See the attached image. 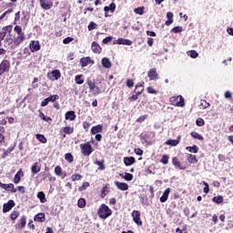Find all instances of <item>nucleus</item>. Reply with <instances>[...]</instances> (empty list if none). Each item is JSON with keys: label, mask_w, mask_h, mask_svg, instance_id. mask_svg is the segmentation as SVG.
Returning a JSON list of instances; mask_svg holds the SVG:
<instances>
[{"label": "nucleus", "mask_w": 233, "mask_h": 233, "mask_svg": "<svg viewBox=\"0 0 233 233\" xmlns=\"http://www.w3.org/2000/svg\"><path fill=\"white\" fill-rule=\"evenodd\" d=\"M145 92V82L137 83L135 86L134 94L128 97V101H137L139 99V96Z\"/></svg>", "instance_id": "nucleus-1"}, {"label": "nucleus", "mask_w": 233, "mask_h": 233, "mask_svg": "<svg viewBox=\"0 0 233 233\" xmlns=\"http://www.w3.org/2000/svg\"><path fill=\"white\" fill-rule=\"evenodd\" d=\"M97 216L100 219H107L112 216V209L106 204H102L97 210Z\"/></svg>", "instance_id": "nucleus-2"}, {"label": "nucleus", "mask_w": 233, "mask_h": 233, "mask_svg": "<svg viewBox=\"0 0 233 233\" xmlns=\"http://www.w3.org/2000/svg\"><path fill=\"white\" fill-rule=\"evenodd\" d=\"M86 85L89 87V91L92 92L93 96H99L101 94V89L96 85V82L92 78L86 79Z\"/></svg>", "instance_id": "nucleus-3"}, {"label": "nucleus", "mask_w": 233, "mask_h": 233, "mask_svg": "<svg viewBox=\"0 0 233 233\" xmlns=\"http://www.w3.org/2000/svg\"><path fill=\"white\" fill-rule=\"evenodd\" d=\"M169 103L173 106H185V98H183V96H171L169 98Z\"/></svg>", "instance_id": "nucleus-4"}, {"label": "nucleus", "mask_w": 233, "mask_h": 233, "mask_svg": "<svg viewBox=\"0 0 233 233\" xmlns=\"http://www.w3.org/2000/svg\"><path fill=\"white\" fill-rule=\"evenodd\" d=\"M80 150L83 156H86V157H88L90 154L94 152V147H92V145L90 144V142H86L85 144H80Z\"/></svg>", "instance_id": "nucleus-5"}, {"label": "nucleus", "mask_w": 233, "mask_h": 233, "mask_svg": "<svg viewBox=\"0 0 233 233\" xmlns=\"http://www.w3.org/2000/svg\"><path fill=\"white\" fill-rule=\"evenodd\" d=\"M10 72V60L4 59L0 63V76Z\"/></svg>", "instance_id": "nucleus-6"}, {"label": "nucleus", "mask_w": 233, "mask_h": 233, "mask_svg": "<svg viewBox=\"0 0 233 233\" xmlns=\"http://www.w3.org/2000/svg\"><path fill=\"white\" fill-rule=\"evenodd\" d=\"M131 216L136 225H137L138 227H141L143 225V221H141V211L133 210Z\"/></svg>", "instance_id": "nucleus-7"}, {"label": "nucleus", "mask_w": 233, "mask_h": 233, "mask_svg": "<svg viewBox=\"0 0 233 233\" xmlns=\"http://www.w3.org/2000/svg\"><path fill=\"white\" fill-rule=\"evenodd\" d=\"M39 4L43 10H50L54 6L52 0H39Z\"/></svg>", "instance_id": "nucleus-8"}, {"label": "nucleus", "mask_w": 233, "mask_h": 233, "mask_svg": "<svg viewBox=\"0 0 233 233\" xmlns=\"http://www.w3.org/2000/svg\"><path fill=\"white\" fill-rule=\"evenodd\" d=\"M0 188H4V190H7V192H12L15 194L17 192V188L15 187L14 184H3L0 180Z\"/></svg>", "instance_id": "nucleus-9"}, {"label": "nucleus", "mask_w": 233, "mask_h": 233, "mask_svg": "<svg viewBox=\"0 0 233 233\" xmlns=\"http://www.w3.org/2000/svg\"><path fill=\"white\" fill-rule=\"evenodd\" d=\"M14 207H15V202L12 199L8 200L7 203L3 205V213L6 214V212H10Z\"/></svg>", "instance_id": "nucleus-10"}, {"label": "nucleus", "mask_w": 233, "mask_h": 233, "mask_svg": "<svg viewBox=\"0 0 233 233\" xmlns=\"http://www.w3.org/2000/svg\"><path fill=\"white\" fill-rule=\"evenodd\" d=\"M147 77L149 78V81H157V79H159V75L157 74V70L156 68H151L147 72Z\"/></svg>", "instance_id": "nucleus-11"}, {"label": "nucleus", "mask_w": 233, "mask_h": 233, "mask_svg": "<svg viewBox=\"0 0 233 233\" xmlns=\"http://www.w3.org/2000/svg\"><path fill=\"white\" fill-rule=\"evenodd\" d=\"M29 49L31 52H39V50H41V45L39 44V41H31L29 44Z\"/></svg>", "instance_id": "nucleus-12"}, {"label": "nucleus", "mask_w": 233, "mask_h": 233, "mask_svg": "<svg viewBox=\"0 0 233 233\" xmlns=\"http://www.w3.org/2000/svg\"><path fill=\"white\" fill-rule=\"evenodd\" d=\"M104 12H105V17H110V15H108V12H111V14H114V12H116V3H111L109 6H105Z\"/></svg>", "instance_id": "nucleus-13"}, {"label": "nucleus", "mask_w": 233, "mask_h": 233, "mask_svg": "<svg viewBox=\"0 0 233 233\" xmlns=\"http://www.w3.org/2000/svg\"><path fill=\"white\" fill-rule=\"evenodd\" d=\"M80 65L82 68H85V66H88V65H94V60H92L90 56L82 57L80 59Z\"/></svg>", "instance_id": "nucleus-14"}, {"label": "nucleus", "mask_w": 233, "mask_h": 233, "mask_svg": "<svg viewBox=\"0 0 233 233\" xmlns=\"http://www.w3.org/2000/svg\"><path fill=\"white\" fill-rule=\"evenodd\" d=\"M179 143H181V136H178L177 139L167 140L165 145H168L169 147H177Z\"/></svg>", "instance_id": "nucleus-15"}, {"label": "nucleus", "mask_w": 233, "mask_h": 233, "mask_svg": "<svg viewBox=\"0 0 233 233\" xmlns=\"http://www.w3.org/2000/svg\"><path fill=\"white\" fill-rule=\"evenodd\" d=\"M13 28H14V25H12L4 26L2 28V31H0V34L2 35L4 39H5V37H6V34H12Z\"/></svg>", "instance_id": "nucleus-16"}, {"label": "nucleus", "mask_w": 233, "mask_h": 233, "mask_svg": "<svg viewBox=\"0 0 233 233\" xmlns=\"http://www.w3.org/2000/svg\"><path fill=\"white\" fill-rule=\"evenodd\" d=\"M91 50L94 54H101V52H103V48L99 44H97V42H93L91 44Z\"/></svg>", "instance_id": "nucleus-17"}, {"label": "nucleus", "mask_w": 233, "mask_h": 233, "mask_svg": "<svg viewBox=\"0 0 233 233\" xmlns=\"http://www.w3.org/2000/svg\"><path fill=\"white\" fill-rule=\"evenodd\" d=\"M23 176H25V173L23 172V169L20 168L17 173L15 175L14 177V184L15 185H18V183H21V177H23Z\"/></svg>", "instance_id": "nucleus-18"}, {"label": "nucleus", "mask_w": 233, "mask_h": 233, "mask_svg": "<svg viewBox=\"0 0 233 233\" xmlns=\"http://www.w3.org/2000/svg\"><path fill=\"white\" fill-rule=\"evenodd\" d=\"M114 45H126L127 46H130L132 45V40H128L126 38H118L114 42Z\"/></svg>", "instance_id": "nucleus-19"}, {"label": "nucleus", "mask_w": 233, "mask_h": 233, "mask_svg": "<svg viewBox=\"0 0 233 233\" xmlns=\"http://www.w3.org/2000/svg\"><path fill=\"white\" fill-rule=\"evenodd\" d=\"M172 164L174 165V167H176L177 168H178L179 170H187V167H183L181 165V162L179 161V159L177 158V157H174L172 159Z\"/></svg>", "instance_id": "nucleus-20"}, {"label": "nucleus", "mask_w": 233, "mask_h": 233, "mask_svg": "<svg viewBox=\"0 0 233 233\" xmlns=\"http://www.w3.org/2000/svg\"><path fill=\"white\" fill-rule=\"evenodd\" d=\"M25 227H26V216H22L19 222L16 224V228H18L19 230H23Z\"/></svg>", "instance_id": "nucleus-21"}, {"label": "nucleus", "mask_w": 233, "mask_h": 233, "mask_svg": "<svg viewBox=\"0 0 233 233\" xmlns=\"http://www.w3.org/2000/svg\"><path fill=\"white\" fill-rule=\"evenodd\" d=\"M76 111H67L65 115V119L67 121H76Z\"/></svg>", "instance_id": "nucleus-22"}, {"label": "nucleus", "mask_w": 233, "mask_h": 233, "mask_svg": "<svg viewBox=\"0 0 233 233\" xmlns=\"http://www.w3.org/2000/svg\"><path fill=\"white\" fill-rule=\"evenodd\" d=\"M41 172V167H39L38 162H35L31 167V173L33 176H35V174H39Z\"/></svg>", "instance_id": "nucleus-23"}, {"label": "nucleus", "mask_w": 233, "mask_h": 233, "mask_svg": "<svg viewBox=\"0 0 233 233\" xmlns=\"http://www.w3.org/2000/svg\"><path fill=\"white\" fill-rule=\"evenodd\" d=\"M167 20L165 22V25L170 26V25H172L174 23V13L167 12Z\"/></svg>", "instance_id": "nucleus-24"}, {"label": "nucleus", "mask_w": 233, "mask_h": 233, "mask_svg": "<svg viewBox=\"0 0 233 233\" xmlns=\"http://www.w3.org/2000/svg\"><path fill=\"white\" fill-rule=\"evenodd\" d=\"M136 163V157H124V164L126 167H130Z\"/></svg>", "instance_id": "nucleus-25"}, {"label": "nucleus", "mask_w": 233, "mask_h": 233, "mask_svg": "<svg viewBox=\"0 0 233 233\" xmlns=\"http://www.w3.org/2000/svg\"><path fill=\"white\" fill-rule=\"evenodd\" d=\"M170 195V187H167L162 197L160 198V203H167V201L168 200V196Z\"/></svg>", "instance_id": "nucleus-26"}, {"label": "nucleus", "mask_w": 233, "mask_h": 233, "mask_svg": "<svg viewBox=\"0 0 233 233\" xmlns=\"http://www.w3.org/2000/svg\"><path fill=\"white\" fill-rule=\"evenodd\" d=\"M116 187L119 189V190H128V184L125 183V182H119V181H116L115 182Z\"/></svg>", "instance_id": "nucleus-27"}, {"label": "nucleus", "mask_w": 233, "mask_h": 233, "mask_svg": "<svg viewBox=\"0 0 233 233\" xmlns=\"http://www.w3.org/2000/svg\"><path fill=\"white\" fill-rule=\"evenodd\" d=\"M103 132V126L97 125L91 128V134L92 136H96V134H101Z\"/></svg>", "instance_id": "nucleus-28"}, {"label": "nucleus", "mask_w": 233, "mask_h": 233, "mask_svg": "<svg viewBox=\"0 0 233 233\" xmlns=\"http://www.w3.org/2000/svg\"><path fill=\"white\" fill-rule=\"evenodd\" d=\"M25 39H26L25 35H19L14 39V45H15V46H19V45H21Z\"/></svg>", "instance_id": "nucleus-29"}, {"label": "nucleus", "mask_w": 233, "mask_h": 233, "mask_svg": "<svg viewBox=\"0 0 233 233\" xmlns=\"http://www.w3.org/2000/svg\"><path fill=\"white\" fill-rule=\"evenodd\" d=\"M60 134H67L68 136H70V134H74V127H70L68 126L62 127L60 129Z\"/></svg>", "instance_id": "nucleus-30"}, {"label": "nucleus", "mask_w": 233, "mask_h": 233, "mask_svg": "<svg viewBox=\"0 0 233 233\" xmlns=\"http://www.w3.org/2000/svg\"><path fill=\"white\" fill-rule=\"evenodd\" d=\"M102 66L104 68H112V62H110L109 58L104 57L102 58Z\"/></svg>", "instance_id": "nucleus-31"}, {"label": "nucleus", "mask_w": 233, "mask_h": 233, "mask_svg": "<svg viewBox=\"0 0 233 233\" xmlns=\"http://www.w3.org/2000/svg\"><path fill=\"white\" fill-rule=\"evenodd\" d=\"M34 221H36L37 223H45V213H38L35 215Z\"/></svg>", "instance_id": "nucleus-32"}, {"label": "nucleus", "mask_w": 233, "mask_h": 233, "mask_svg": "<svg viewBox=\"0 0 233 233\" xmlns=\"http://www.w3.org/2000/svg\"><path fill=\"white\" fill-rule=\"evenodd\" d=\"M187 160L188 161V163H191L194 165L198 163V157H196V155L187 154Z\"/></svg>", "instance_id": "nucleus-33"}, {"label": "nucleus", "mask_w": 233, "mask_h": 233, "mask_svg": "<svg viewBox=\"0 0 233 233\" xmlns=\"http://www.w3.org/2000/svg\"><path fill=\"white\" fill-rule=\"evenodd\" d=\"M51 76H52L53 79L57 81V79H59L61 77V71H59V69H55L51 72Z\"/></svg>", "instance_id": "nucleus-34"}, {"label": "nucleus", "mask_w": 233, "mask_h": 233, "mask_svg": "<svg viewBox=\"0 0 233 233\" xmlns=\"http://www.w3.org/2000/svg\"><path fill=\"white\" fill-rule=\"evenodd\" d=\"M36 198L40 199V203H46V195H45V192L39 191L36 195Z\"/></svg>", "instance_id": "nucleus-35"}, {"label": "nucleus", "mask_w": 233, "mask_h": 233, "mask_svg": "<svg viewBox=\"0 0 233 233\" xmlns=\"http://www.w3.org/2000/svg\"><path fill=\"white\" fill-rule=\"evenodd\" d=\"M110 187V184H106L104 187H103V188H102V190H101V194H100V198H106V192H110L109 190H108V187Z\"/></svg>", "instance_id": "nucleus-36"}, {"label": "nucleus", "mask_w": 233, "mask_h": 233, "mask_svg": "<svg viewBox=\"0 0 233 233\" xmlns=\"http://www.w3.org/2000/svg\"><path fill=\"white\" fill-rule=\"evenodd\" d=\"M191 137H193V139H198V141H203L204 137L203 136H201L199 133L196 132V131H192L190 133Z\"/></svg>", "instance_id": "nucleus-37"}, {"label": "nucleus", "mask_w": 233, "mask_h": 233, "mask_svg": "<svg viewBox=\"0 0 233 233\" xmlns=\"http://www.w3.org/2000/svg\"><path fill=\"white\" fill-rule=\"evenodd\" d=\"M120 177L122 179H125L126 181H132V179H134V175L130 173H125V175L120 174Z\"/></svg>", "instance_id": "nucleus-38"}, {"label": "nucleus", "mask_w": 233, "mask_h": 233, "mask_svg": "<svg viewBox=\"0 0 233 233\" xmlns=\"http://www.w3.org/2000/svg\"><path fill=\"white\" fill-rule=\"evenodd\" d=\"M186 149L188 150V152H191V154H198L199 152V147L196 145L193 147H187Z\"/></svg>", "instance_id": "nucleus-39"}, {"label": "nucleus", "mask_w": 233, "mask_h": 233, "mask_svg": "<svg viewBox=\"0 0 233 233\" xmlns=\"http://www.w3.org/2000/svg\"><path fill=\"white\" fill-rule=\"evenodd\" d=\"M75 81L76 85H83V83H85V78H83V75H76L75 76Z\"/></svg>", "instance_id": "nucleus-40"}, {"label": "nucleus", "mask_w": 233, "mask_h": 233, "mask_svg": "<svg viewBox=\"0 0 233 233\" xmlns=\"http://www.w3.org/2000/svg\"><path fill=\"white\" fill-rule=\"evenodd\" d=\"M35 137L38 141H40V143H43L44 145L48 141L46 139V137H45V135H41V134H36Z\"/></svg>", "instance_id": "nucleus-41"}, {"label": "nucleus", "mask_w": 233, "mask_h": 233, "mask_svg": "<svg viewBox=\"0 0 233 233\" xmlns=\"http://www.w3.org/2000/svg\"><path fill=\"white\" fill-rule=\"evenodd\" d=\"M212 202L217 203V205H221V203H223V196L218 195L217 197H214L212 198Z\"/></svg>", "instance_id": "nucleus-42"}, {"label": "nucleus", "mask_w": 233, "mask_h": 233, "mask_svg": "<svg viewBox=\"0 0 233 233\" xmlns=\"http://www.w3.org/2000/svg\"><path fill=\"white\" fill-rule=\"evenodd\" d=\"M199 106L202 110H205L210 106V103L207 102L205 99H201Z\"/></svg>", "instance_id": "nucleus-43"}, {"label": "nucleus", "mask_w": 233, "mask_h": 233, "mask_svg": "<svg viewBox=\"0 0 233 233\" xmlns=\"http://www.w3.org/2000/svg\"><path fill=\"white\" fill-rule=\"evenodd\" d=\"M78 208H85L86 207V200L85 198H79L77 202Z\"/></svg>", "instance_id": "nucleus-44"}, {"label": "nucleus", "mask_w": 233, "mask_h": 233, "mask_svg": "<svg viewBox=\"0 0 233 233\" xmlns=\"http://www.w3.org/2000/svg\"><path fill=\"white\" fill-rule=\"evenodd\" d=\"M134 12L138 15H143L145 14V6L137 7L135 8Z\"/></svg>", "instance_id": "nucleus-45"}, {"label": "nucleus", "mask_w": 233, "mask_h": 233, "mask_svg": "<svg viewBox=\"0 0 233 233\" xmlns=\"http://www.w3.org/2000/svg\"><path fill=\"white\" fill-rule=\"evenodd\" d=\"M18 218H19V211L14 210L13 212H11L10 219H12V221H15V219H17Z\"/></svg>", "instance_id": "nucleus-46"}, {"label": "nucleus", "mask_w": 233, "mask_h": 233, "mask_svg": "<svg viewBox=\"0 0 233 233\" xmlns=\"http://www.w3.org/2000/svg\"><path fill=\"white\" fill-rule=\"evenodd\" d=\"M65 159L66 161H67L68 163H74V156L72 155V153H66L65 155Z\"/></svg>", "instance_id": "nucleus-47"}, {"label": "nucleus", "mask_w": 233, "mask_h": 233, "mask_svg": "<svg viewBox=\"0 0 233 233\" xmlns=\"http://www.w3.org/2000/svg\"><path fill=\"white\" fill-rule=\"evenodd\" d=\"M14 31L17 33V35H25V33H23V27H21V25H15Z\"/></svg>", "instance_id": "nucleus-48"}, {"label": "nucleus", "mask_w": 233, "mask_h": 233, "mask_svg": "<svg viewBox=\"0 0 233 233\" xmlns=\"http://www.w3.org/2000/svg\"><path fill=\"white\" fill-rule=\"evenodd\" d=\"M96 165H97L99 167H98V170H105V160H102V161H99V160H96Z\"/></svg>", "instance_id": "nucleus-49"}, {"label": "nucleus", "mask_w": 233, "mask_h": 233, "mask_svg": "<svg viewBox=\"0 0 233 233\" xmlns=\"http://www.w3.org/2000/svg\"><path fill=\"white\" fill-rule=\"evenodd\" d=\"M183 32V27L181 26H175L171 29L172 34H181Z\"/></svg>", "instance_id": "nucleus-50"}, {"label": "nucleus", "mask_w": 233, "mask_h": 233, "mask_svg": "<svg viewBox=\"0 0 233 233\" xmlns=\"http://www.w3.org/2000/svg\"><path fill=\"white\" fill-rule=\"evenodd\" d=\"M97 28V24L95 22H90L89 25H87V29L89 32H92V30H96Z\"/></svg>", "instance_id": "nucleus-51"}, {"label": "nucleus", "mask_w": 233, "mask_h": 233, "mask_svg": "<svg viewBox=\"0 0 233 233\" xmlns=\"http://www.w3.org/2000/svg\"><path fill=\"white\" fill-rule=\"evenodd\" d=\"M82 178H83V176H81V174H75L71 176L72 181H81Z\"/></svg>", "instance_id": "nucleus-52"}, {"label": "nucleus", "mask_w": 233, "mask_h": 233, "mask_svg": "<svg viewBox=\"0 0 233 233\" xmlns=\"http://www.w3.org/2000/svg\"><path fill=\"white\" fill-rule=\"evenodd\" d=\"M55 174H56V176H62L63 168L61 167V166H56L55 167Z\"/></svg>", "instance_id": "nucleus-53"}, {"label": "nucleus", "mask_w": 233, "mask_h": 233, "mask_svg": "<svg viewBox=\"0 0 233 233\" xmlns=\"http://www.w3.org/2000/svg\"><path fill=\"white\" fill-rule=\"evenodd\" d=\"M188 56H190V57H192V59H196L199 56V53H198V51H196V50H191V51H189Z\"/></svg>", "instance_id": "nucleus-54"}, {"label": "nucleus", "mask_w": 233, "mask_h": 233, "mask_svg": "<svg viewBox=\"0 0 233 233\" xmlns=\"http://www.w3.org/2000/svg\"><path fill=\"white\" fill-rule=\"evenodd\" d=\"M57 99H59V96L58 95H52V96L47 97V101H49V103H50V101L52 103H55V101H57Z\"/></svg>", "instance_id": "nucleus-55"}, {"label": "nucleus", "mask_w": 233, "mask_h": 233, "mask_svg": "<svg viewBox=\"0 0 233 233\" xmlns=\"http://www.w3.org/2000/svg\"><path fill=\"white\" fill-rule=\"evenodd\" d=\"M90 187V183L84 182L83 185L78 188L79 192H83V190H86Z\"/></svg>", "instance_id": "nucleus-56"}, {"label": "nucleus", "mask_w": 233, "mask_h": 233, "mask_svg": "<svg viewBox=\"0 0 233 233\" xmlns=\"http://www.w3.org/2000/svg\"><path fill=\"white\" fill-rule=\"evenodd\" d=\"M168 159H169L168 155H163L162 158L160 159V162H162L163 165H168Z\"/></svg>", "instance_id": "nucleus-57"}, {"label": "nucleus", "mask_w": 233, "mask_h": 233, "mask_svg": "<svg viewBox=\"0 0 233 233\" xmlns=\"http://www.w3.org/2000/svg\"><path fill=\"white\" fill-rule=\"evenodd\" d=\"M127 88H134V79L128 78L126 82Z\"/></svg>", "instance_id": "nucleus-58"}, {"label": "nucleus", "mask_w": 233, "mask_h": 233, "mask_svg": "<svg viewBox=\"0 0 233 233\" xmlns=\"http://www.w3.org/2000/svg\"><path fill=\"white\" fill-rule=\"evenodd\" d=\"M196 125H197V127H203V126H205V120L203 118L199 117L196 120Z\"/></svg>", "instance_id": "nucleus-59"}, {"label": "nucleus", "mask_w": 233, "mask_h": 233, "mask_svg": "<svg viewBox=\"0 0 233 233\" xmlns=\"http://www.w3.org/2000/svg\"><path fill=\"white\" fill-rule=\"evenodd\" d=\"M147 94H155V95H157V90L154 89V87L152 86H148L147 88Z\"/></svg>", "instance_id": "nucleus-60"}, {"label": "nucleus", "mask_w": 233, "mask_h": 233, "mask_svg": "<svg viewBox=\"0 0 233 233\" xmlns=\"http://www.w3.org/2000/svg\"><path fill=\"white\" fill-rule=\"evenodd\" d=\"M112 39H114V37L106 36V38H104L102 40V43H103V45H108V43H110L112 41Z\"/></svg>", "instance_id": "nucleus-61"}, {"label": "nucleus", "mask_w": 233, "mask_h": 233, "mask_svg": "<svg viewBox=\"0 0 233 233\" xmlns=\"http://www.w3.org/2000/svg\"><path fill=\"white\" fill-rule=\"evenodd\" d=\"M35 83H39V78L38 77H35L33 82H32V87L33 88H37L39 86V85L35 84Z\"/></svg>", "instance_id": "nucleus-62"}, {"label": "nucleus", "mask_w": 233, "mask_h": 233, "mask_svg": "<svg viewBox=\"0 0 233 233\" xmlns=\"http://www.w3.org/2000/svg\"><path fill=\"white\" fill-rule=\"evenodd\" d=\"M203 185L205 186V187H204V193L205 194H208V192H210V188H209V187H208V183H207V182H203Z\"/></svg>", "instance_id": "nucleus-63"}, {"label": "nucleus", "mask_w": 233, "mask_h": 233, "mask_svg": "<svg viewBox=\"0 0 233 233\" xmlns=\"http://www.w3.org/2000/svg\"><path fill=\"white\" fill-rule=\"evenodd\" d=\"M83 128L86 129V132H88V128H90V123L86 122V121H84L83 122Z\"/></svg>", "instance_id": "nucleus-64"}]
</instances>
